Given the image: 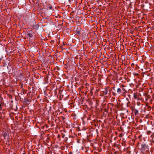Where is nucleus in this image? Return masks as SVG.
I'll return each mask as SVG.
<instances>
[{
    "label": "nucleus",
    "mask_w": 154,
    "mask_h": 154,
    "mask_svg": "<svg viewBox=\"0 0 154 154\" xmlns=\"http://www.w3.org/2000/svg\"><path fill=\"white\" fill-rule=\"evenodd\" d=\"M141 150L143 153H144L145 151L146 150L148 149V146L145 143H143L141 144Z\"/></svg>",
    "instance_id": "f257e3e1"
},
{
    "label": "nucleus",
    "mask_w": 154,
    "mask_h": 154,
    "mask_svg": "<svg viewBox=\"0 0 154 154\" xmlns=\"http://www.w3.org/2000/svg\"><path fill=\"white\" fill-rule=\"evenodd\" d=\"M33 32L32 30H30L28 31L27 32V35L28 36H29L31 38L33 36Z\"/></svg>",
    "instance_id": "f03ea898"
},
{
    "label": "nucleus",
    "mask_w": 154,
    "mask_h": 154,
    "mask_svg": "<svg viewBox=\"0 0 154 154\" xmlns=\"http://www.w3.org/2000/svg\"><path fill=\"white\" fill-rule=\"evenodd\" d=\"M109 88L106 87L105 88L104 91H103V92L104 95H106L108 93V89Z\"/></svg>",
    "instance_id": "7ed1b4c3"
},
{
    "label": "nucleus",
    "mask_w": 154,
    "mask_h": 154,
    "mask_svg": "<svg viewBox=\"0 0 154 154\" xmlns=\"http://www.w3.org/2000/svg\"><path fill=\"white\" fill-rule=\"evenodd\" d=\"M39 26L37 24L35 25H33L32 26V27L34 29L37 30L38 29Z\"/></svg>",
    "instance_id": "20e7f679"
},
{
    "label": "nucleus",
    "mask_w": 154,
    "mask_h": 154,
    "mask_svg": "<svg viewBox=\"0 0 154 154\" xmlns=\"http://www.w3.org/2000/svg\"><path fill=\"white\" fill-rule=\"evenodd\" d=\"M47 9L48 8L50 10L53 11V7L50 5H49L48 6H47Z\"/></svg>",
    "instance_id": "39448f33"
},
{
    "label": "nucleus",
    "mask_w": 154,
    "mask_h": 154,
    "mask_svg": "<svg viewBox=\"0 0 154 154\" xmlns=\"http://www.w3.org/2000/svg\"><path fill=\"white\" fill-rule=\"evenodd\" d=\"M134 112L135 115H137L138 114V111L137 109H135Z\"/></svg>",
    "instance_id": "423d86ee"
},
{
    "label": "nucleus",
    "mask_w": 154,
    "mask_h": 154,
    "mask_svg": "<svg viewBox=\"0 0 154 154\" xmlns=\"http://www.w3.org/2000/svg\"><path fill=\"white\" fill-rule=\"evenodd\" d=\"M117 93L119 94L121 92V89L120 88H118L117 90Z\"/></svg>",
    "instance_id": "0eeeda50"
},
{
    "label": "nucleus",
    "mask_w": 154,
    "mask_h": 154,
    "mask_svg": "<svg viewBox=\"0 0 154 154\" xmlns=\"http://www.w3.org/2000/svg\"><path fill=\"white\" fill-rule=\"evenodd\" d=\"M3 136L4 137H5L7 136V134L6 133H4Z\"/></svg>",
    "instance_id": "6e6552de"
},
{
    "label": "nucleus",
    "mask_w": 154,
    "mask_h": 154,
    "mask_svg": "<svg viewBox=\"0 0 154 154\" xmlns=\"http://www.w3.org/2000/svg\"><path fill=\"white\" fill-rule=\"evenodd\" d=\"M116 94L115 93H113V95H116Z\"/></svg>",
    "instance_id": "1a4fd4ad"
},
{
    "label": "nucleus",
    "mask_w": 154,
    "mask_h": 154,
    "mask_svg": "<svg viewBox=\"0 0 154 154\" xmlns=\"http://www.w3.org/2000/svg\"><path fill=\"white\" fill-rule=\"evenodd\" d=\"M1 105L0 104V110H1Z\"/></svg>",
    "instance_id": "9d476101"
},
{
    "label": "nucleus",
    "mask_w": 154,
    "mask_h": 154,
    "mask_svg": "<svg viewBox=\"0 0 154 154\" xmlns=\"http://www.w3.org/2000/svg\"><path fill=\"white\" fill-rule=\"evenodd\" d=\"M23 154H26L25 153H24H24H23Z\"/></svg>",
    "instance_id": "9b49d317"
},
{
    "label": "nucleus",
    "mask_w": 154,
    "mask_h": 154,
    "mask_svg": "<svg viewBox=\"0 0 154 154\" xmlns=\"http://www.w3.org/2000/svg\"><path fill=\"white\" fill-rule=\"evenodd\" d=\"M134 97H135V98H136V97H135V95H134Z\"/></svg>",
    "instance_id": "f8f14e48"
}]
</instances>
